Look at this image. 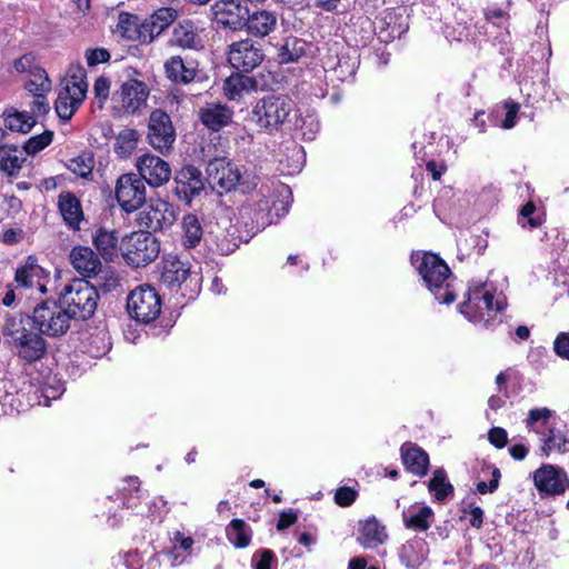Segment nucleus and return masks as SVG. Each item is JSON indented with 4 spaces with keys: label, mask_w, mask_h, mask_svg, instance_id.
I'll use <instances>...</instances> for the list:
<instances>
[{
    "label": "nucleus",
    "mask_w": 569,
    "mask_h": 569,
    "mask_svg": "<svg viewBox=\"0 0 569 569\" xmlns=\"http://www.w3.org/2000/svg\"><path fill=\"white\" fill-rule=\"evenodd\" d=\"M509 453L515 460H523L528 455V448L525 445H513L509 448Z\"/></svg>",
    "instance_id": "obj_62"
},
{
    "label": "nucleus",
    "mask_w": 569,
    "mask_h": 569,
    "mask_svg": "<svg viewBox=\"0 0 569 569\" xmlns=\"http://www.w3.org/2000/svg\"><path fill=\"white\" fill-rule=\"evenodd\" d=\"M426 168L429 172H431L433 180H439L446 169L445 166H438V163L433 160L427 161Z\"/></svg>",
    "instance_id": "obj_63"
},
{
    "label": "nucleus",
    "mask_w": 569,
    "mask_h": 569,
    "mask_svg": "<svg viewBox=\"0 0 569 569\" xmlns=\"http://www.w3.org/2000/svg\"><path fill=\"white\" fill-rule=\"evenodd\" d=\"M21 231H18L16 229H8L2 234V241L7 244H14L20 239Z\"/></svg>",
    "instance_id": "obj_64"
},
{
    "label": "nucleus",
    "mask_w": 569,
    "mask_h": 569,
    "mask_svg": "<svg viewBox=\"0 0 569 569\" xmlns=\"http://www.w3.org/2000/svg\"><path fill=\"white\" fill-rule=\"evenodd\" d=\"M181 229V243L184 248L192 249L201 242L203 230L200 220L196 214H186L182 218Z\"/></svg>",
    "instance_id": "obj_36"
},
{
    "label": "nucleus",
    "mask_w": 569,
    "mask_h": 569,
    "mask_svg": "<svg viewBox=\"0 0 569 569\" xmlns=\"http://www.w3.org/2000/svg\"><path fill=\"white\" fill-rule=\"evenodd\" d=\"M93 92L97 99L104 102L110 93V80L106 77H99L94 82Z\"/></svg>",
    "instance_id": "obj_54"
},
{
    "label": "nucleus",
    "mask_w": 569,
    "mask_h": 569,
    "mask_svg": "<svg viewBox=\"0 0 569 569\" xmlns=\"http://www.w3.org/2000/svg\"><path fill=\"white\" fill-rule=\"evenodd\" d=\"M118 236L114 231L99 229L93 236V244L104 259H112L118 252Z\"/></svg>",
    "instance_id": "obj_38"
},
{
    "label": "nucleus",
    "mask_w": 569,
    "mask_h": 569,
    "mask_svg": "<svg viewBox=\"0 0 569 569\" xmlns=\"http://www.w3.org/2000/svg\"><path fill=\"white\" fill-rule=\"evenodd\" d=\"M292 110V101L287 96L270 94L254 107L256 122L261 129H273L282 124Z\"/></svg>",
    "instance_id": "obj_9"
},
{
    "label": "nucleus",
    "mask_w": 569,
    "mask_h": 569,
    "mask_svg": "<svg viewBox=\"0 0 569 569\" xmlns=\"http://www.w3.org/2000/svg\"><path fill=\"white\" fill-rule=\"evenodd\" d=\"M358 493L353 488L340 487L335 493V501L341 507H348L355 502Z\"/></svg>",
    "instance_id": "obj_49"
},
{
    "label": "nucleus",
    "mask_w": 569,
    "mask_h": 569,
    "mask_svg": "<svg viewBox=\"0 0 569 569\" xmlns=\"http://www.w3.org/2000/svg\"><path fill=\"white\" fill-rule=\"evenodd\" d=\"M488 439L496 448L501 449L507 445V431L500 427H493L488 432Z\"/></svg>",
    "instance_id": "obj_53"
},
{
    "label": "nucleus",
    "mask_w": 569,
    "mask_h": 569,
    "mask_svg": "<svg viewBox=\"0 0 569 569\" xmlns=\"http://www.w3.org/2000/svg\"><path fill=\"white\" fill-rule=\"evenodd\" d=\"M86 59L89 66H97L107 62L110 59V53L103 48L89 49L86 51Z\"/></svg>",
    "instance_id": "obj_52"
},
{
    "label": "nucleus",
    "mask_w": 569,
    "mask_h": 569,
    "mask_svg": "<svg viewBox=\"0 0 569 569\" xmlns=\"http://www.w3.org/2000/svg\"><path fill=\"white\" fill-rule=\"evenodd\" d=\"M277 27V16L267 10H259L250 13L248 10V22L244 26L248 33L264 38L270 34Z\"/></svg>",
    "instance_id": "obj_27"
},
{
    "label": "nucleus",
    "mask_w": 569,
    "mask_h": 569,
    "mask_svg": "<svg viewBox=\"0 0 569 569\" xmlns=\"http://www.w3.org/2000/svg\"><path fill=\"white\" fill-rule=\"evenodd\" d=\"M401 457L406 468L410 472L417 476L427 473L429 457L421 448L415 445H403L401 448Z\"/></svg>",
    "instance_id": "obj_30"
},
{
    "label": "nucleus",
    "mask_w": 569,
    "mask_h": 569,
    "mask_svg": "<svg viewBox=\"0 0 569 569\" xmlns=\"http://www.w3.org/2000/svg\"><path fill=\"white\" fill-rule=\"evenodd\" d=\"M469 522L473 528H480L482 526L483 511L480 507L471 508Z\"/></svg>",
    "instance_id": "obj_61"
},
{
    "label": "nucleus",
    "mask_w": 569,
    "mask_h": 569,
    "mask_svg": "<svg viewBox=\"0 0 569 569\" xmlns=\"http://www.w3.org/2000/svg\"><path fill=\"white\" fill-rule=\"evenodd\" d=\"M177 209L174 206L162 199H151L144 210L139 213V226L150 231H162L170 229L177 221Z\"/></svg>",
    "instance_id": "obj_11"
},
{
    "label": "nucleus",
    "mask_w": 569,
    "mask_h": 569,
    "mask_svg": "<svg viewBox=\"0 0 569 569\" xmlns=\"http://www.w3.org/2000/svg\"><path fill=\"white\" fill-rule=\"evenodd\" d=\"M553 350L560 358L569 360V332H561L557 336Z\"/></svg>",
    "instance_id": "obj_51"
},
{
    "label": "nucleus",
    "mask_w": 569,
    "mask_h": 569,
    "mask_svg": "<svg viewBox=\"0 0 569 569\" xmlns=\"http://www.w3.org/2000/svg\"><path fill=\"white\" fill-rule=\"evenodd\" d=\"M387 537L385 526L375 517L360 521L358 541L363 548H376L382 545Z\"/></svg>",
    "instance_id": "obj_26"
},
{
    "label": "nucleus",
    "mask_w": 569,
    "mask_h": 569,
    "mask_svg": "<svg viewBox=\"0 0 569 569\" xmlns=\"http://www.w3.org/2000/svg\"><path fill=\"white\" fill-rule=\"evenodd\" d=\"M276 556L270 549H262L259 552V559L253 563V569H272V563L276 562Z\"/></svg>",
    "instance_id": "obj_55"
},
{
    "label": "nucleus",
    "mask_w": 569,
    "mask_h": 569,
    "mask_svg": "<svg viewBox=\"0 0 569 569\" xmlns=\"http://www.w3.org/2000/svg\"><path fill=\"white\" fill-rule=\"evenodd\" d=\"M4 202L8 212L12 216L19 213L22 209V201L14 194L6 197Z\"/></svg>",
    "instance_id": "obj_60"
},
{
    "label": "nucleus",
    "mask_w": 569,
    "mask_h": 569,
    "mask_svg": "<svg viewBox=\"0 0 569 569\" xmlns=\"http://www.w3.org/2000/svg\"><path fill=\"white\" fill-rule=\"evenodd\" d=\"M189 279L194 283L199 281L198 274H192L189 263L178 259L168 261L161 274L162 283L170 289L180 287Z\"/></svg>",
    "instance_id": "obj_22"
},
{
    "label": "nucleus",
    "mask_w": 569,
    "mask_h": 569,
    "mask_svg": "<svg viewBox=\"0 0 569 569\" xmlns=\"http://www.w3.org/2000/svg\"><path fill=\"white\" fill-rule=\"evenodd\" d=\"M3 124L11 132L27 133L34 127L36 121L27 113L14 111L3 113Z\"/></svg>",
    "instance_id": "obj_43"
},
{
    "label": "nucleus",
    "mask_w": 569,
    "mask_h": 569,
    "mask_svg": "<svg viewBox=\"0 0 569 569\" xmlns=\"http://www.w3.org/2000/svg\"><path fill=\"white\" fill-rule=\"evenodd\" d=\"M47 146L48 144H1L0 170L8 176H17L27 161L28 156L43 150Z\"/></svg>",
    "instance_id": "obj_16"
},
{
    "label": "nucleus",
    "mask_w": 569,
    "mask_h": 569,
    "mask_svg": "<svg viewBox=\"0 0 569 569\" xmlns=\"http://www.w3.org/2000/svg\"><path fill=\"white\" fill-rule=\"evenodd\" d=\"M67 167L70 171L78 174L79 177L87 178L91 174L94 168V158L89 152L72 158L68 161Z\"/></svg>",
    "instance_id": "obj_46"
},
{
    "label": "nucleus",
    "mask_w": 569,
    "mask_h": 569,
    "mask_svg": "<svg viewBox=\"0 0 569 569\" xmlns=\"http://www.w3.org/2000/svg\"><path fill=\"white\" fill-rule=\"evenodd\" d=\"M148 137L150 139L162 140L163 142H173L176 131L168 113L156 109L150 113L148 123Z\"/></svg>",
    "instance_id": "obj_25"
},
{
    "label": "nucleus",
    "mask_w": 569,
    "mask_h": 569,
    "mask_svg": "<svg viewBox=\"0 0 569 569\" xmlns=\"http://www.w3.org/2000/svg\"><path fill=\"white\" fill-rule=\"evenodd\" d=\"M291 198V189L284 183L279 182L273 189L261 184L241 209V216L250 220L251 229L262 230L288 212Z\"/></svg>",
    "instance_id": "obj_1"
},
{
    "label": "nucleus",
    "mask_w": 569,
    "mask_h": 569,
    "mask_svg": "<svg viewBox=\"0 0 569 569\" xmlns=\"http://www.w3.org/2000/svg\"><path fill=\"white\" fill-rule=\"evenodd\" d=\"M87 91L86 70L80 66L70 69L68 77L62 80L59 90V92L69 98V100H73L79 106L84 100Z\"/></svg>",
    "instance_id": "obj_21"
},
{
    "label": "nucleus",
    "mask_w": 569,
    "mask_h": 569,
    "mask_svg": "<svg viewBox=\"0 0 569 569\" xmlns=\"http://www.w3.org/2000/svg\"><path fill=\"white\" fill-rule=\"evenodd\" d=\"M170 42L182 49H198L201 47L198 28L191 21H183L174 27Z\"/></svg>",
    "instance_id": "obj_31"
},
{
    "label": "nucleus",
    "mask_w": 569,
    "mask_h": 569,
    "mask_svg": "<svg viewBox=\"0 0 569 569\" xmlns=\"http://www.w3.org/2000/svg\"><path fill=\"white\" fill-rule=\"evenodd\" d=\"M160 252L157 238L149 231H138L122 241V256L134 268L146 267L156 260Z\"/></svg>",
    "instance_id": "obj_7"
},
{
    "label": "nucleus",
    "mask_w": 569,
    "mask_h": 569,
    "mask_svg": "<svg viewBox=\"0 0 569 569\" xmlns=\"http://www.w3.org/2000/svg\"><path fill=\"white\" fill-rule=\"evenodd\" d=\"M501 478L500 469L495 467L491 471V480L489 483L485 481H480L477 483V491L481 495L495 492L499 487V481Z\"/></svg>",
    "instance_id": "obj_50"
},
{
    "label": "nucleus",
    "mask_w": 569,
    "mask_h": 569,
    "mask_svg": "<svg viewBox=\"0 0 569 569\" xmlns=\"http://www.w3.org/2000/svg\"><path fill=\"white\" fill-rule=\"evenodd\" d=\"M164 70L167 77L177 83H189L197 74L196 68L186 64L179 56H173L167 60L164 63Z\"/></svg>",
    "instance_id": "obj_35"
},
{
    "label": "nucleus",
    "mask_w": 569,
    "mask_h": 569,
    "mask_svg": "<svg viewBox=\"0 0 569 569\" xmlns=\"http://www.w3.org/2000/svg\"><path fill=\"white\" fill-rule=\"evenodd\" d=\"M231 110L221 104H212L200 111L202 123L212 131H218L227 126L231 121Z\"/></svg>",
    "instance_id": "obj_34"
},
{
    "label": "nucleus",
    "mask_w": 569,
    "mask_h": 569,
    "mask_svg": "<svg viewBox=\"0 0 569 569\" xmlns=\"http://www.w3.org/2000/svg\"><path fill=\"white\" fill-rule=\"evenodd\" d=\"M298 519V516L296 512L289 510V511H282L279 516V520L277 523V529L279 531L284 530L292 526Z\"/></svg>",
    "instance_id": "obj_57"
},
{
    "label": "nucleus",
    "mask_w": 569,
    "mask_h": 569,
    "mask_svg": "<svg viewBox=\"0 0 569 569\" xmlns=\"http://www.w3.org/2000/svg\"><path fill=\"white\" fill-rule=\"evenodd\" d=\"M226 536L236 548L243 549L250 545L252 531L244 520L232 519L226 528Z\"/></svg>",
    "instance_id": "obj_37"
},
{
    "label": "nucleus",
    "mask_w": 569,
    "mask_h": 569,
    "mask_svg": "<svg viewBox=\"0 0 569 569\" xmlns=\"http://www.w3.org/2000/svg\"><path fill=\"white\" fill-rule=\"evenodd\" d=\"M30 325L28 315H17L7 317L2 329L3 336L10 339L13 353L27 363L39 361L47 352V341Z\"/></svg>",
    "instance_id": "obj_2"
},
{
    "label": "nucleus",
    "mask_w": 569,
    "mask_h": 569,
    "mask_svg": "<svg viewBox=\"0 0 569 569\" xmlns=\"http://www.w3.org/2000/svg\"><path fill=\"white\" fill-rule=\"evenodd\" d=\"M264 54L261 46L251 39H243L229 46L228 61L242 72H249L263 61Z\"/></svg>",
    "instance_id": "obj_14"
},
{
    "label": "nucleus",
    "mask_w": 569,
    "mask_h": 569,
    "mask_svg": "<svg viewBox=\"0 0 569 569\" xmlns=\"http://www.w3.org/2000/svg\"><path fill=\"white\" fill-rule=\"evenodd\" d=\"M505 308V303L500 300H497L493 303L492 293H482L481 300L476 301V305L471 306L469 310H472L475 315H478V323L485 322V325L489 321L490 312L500 311Z\"/></svg>",
    "instance_id": "obj_42"
},
{
    "label": "nucleus",
    "mask_w": 569,
    "mask_h": 569,
    "mask_svg": "<svg viewBox=\"0 0 569 569\" xmlns=\"http://www.w3.org/2000/svg\"><path fill=\"white\" fill-rule=\"evenodd\" d=\"M249 8L241 0H219L211 6L214 21L224 29L239 31L248 22Z\"/></svg>",
    "instance_id": "obj_13"
},
{
    "label": "nucleus",
    "mask_w": 569,
    "mask_h": 569,
    "mask_svg": "<svg viewBox=\"0 0 569 569\" xmlns=\"http://www.w3.org/2000/svg\"><path fill=\"white\" fill-rule=\"evenodd\" d=\"M306 162V152L301 144H287L279 159V170L283 174H295L301 171Z\"/></svg>",
    "instance_id": "obj_33"
},
{
    "label": "nucleus",
    "mask_w": 569,
    "mask_h": 569,
    "mask_svg": "<svg viewBox=\"0 0 569 569\" xmlns=\"http://www.w3.org/2000/svg\"><path fill=\"white\" fill-rule=\"evenodd\" d=\"M307 42L297 37H288L279 49L280 63L298 61L306 54Z\"/></svg>",
    "instance_id": "obj_39"
},
{
    "label": "nucleus",
    "mask_w": 569,
    "mask_h": 569,
    "mask_svg": "<svg viewBox=\"0 0 569 569\" xmlns=\"http://www.w3.org/2000/svg\"><path fill=\"white\" fill-rule=\"evenodd\" d=\"M553 411L549 408H533L529 411L525 425L529 430H532L541 436V451L546 457L551 452H566L568 449L566 445L568 439L566 433L550 423V418Z\"/></svg>",
    "instance_id": "obj_5"
},
{
    "label": "nucleus",
    "mask_w": 569,
    "mask_h": 569,
    "mask_svg": "<svg viewBox=\"0 0 569 569\" xmlns=\"http://www.w3.org/2000/svg\"><path fill=\"white\" fill-rule=\"evenodd\" d=\"M482 293H490V291L486 289L485 284L470 288L467 295V299L459 305L460 312L475 323H478V315H475V312L469 310V308L476 305V301L481 300Z\"/></svg>",
    "instance_id": "obj_45"
},
{
    "label": "nucleus",
    "mask_w": 569,
    "mask_h": 569,
    "mask_svg": "<svg viewBox=\"0 0 569 569\" xmlns=\"http://www.w3.org/2000/svg\"><path fill=\"white\" fill-rule=\"evenodd\" d=\"M48 276V272L38 264V259L33 256H29L24 263L19 266L16 270V288L30 289L37 286L41 293H46L47 286L43 279Z\"/></svg>",
    "instance_id": "obj_19"
},
{
    "label": "nucleus",
    "mask_w": 569,
    "mask_h": 569,
    "mask_svg": "<svg viewBox=\"0 0 569 569\" xmlns=\"http://www.w3.org/2000/svg\"><path fill=\"white\" fill-rule=\"evenodd\" d=\"M506 108H507V113H506V118L502 122V127L505 129H510L516 123V117H517V113L519 110V104L518 103H507Z\"/></svg>",
    "instance_id": "obj_59"
},
{
    "label": "nucleus",
    "mask_w": 569,
    "mask_h": 569,
    "mask_svg": "<svg viewBox=\"0 0 569 569\" xmlns=\"http://www.w3.org/2000/svg\"><path fill=\"white\" fill-rule=\"evenodd\" d=\"M71 316L59 301L46 300L37 305L29 322L43 336L60 337L70 328Z\"/></svg>",
    "instance_id": "obj_6"
},
{
    "label": "nucleus",
    "mask_w": 569,
    "mask_h": 569,
    "mask_svg": "<svg viewBox=\"0 0 569 569\" xmlns=\"http://www.w3.org/2000/svg\"><path fill=\"white\" fill-rule=\"evenodd\" d=\"M535 211H536V206L533 202H527L525 206H522V208L520 210V216L522 218L528 219V223L531 228H537L541 224L540 219L532 217Z\"/></svg>",
    "instance_id": "obj_56"
},
{
    "label": "nucleus",
    "mask_w": 569,
    "mask_h": 569,
    "mask_svg": "<svg viewBox=\"0 0 569 569\" xmlns=\"http://www.w3.org/2000/svg\"><path fill=\"white\" fill-rule=\"evenodd\" d=\"M433 519V511L430 507L411 506L402 511V520L408 529L427 531Z\"/></svg>",
    "instance_id": "obj_29"
},
{
    "label": "nucleus",
    "mask_w": 569,
    "mask_h": 569,
    "mask_svg": "<svg viewBox=\"0 0 569 569\" xmlns=\"http://www.w3.org/2000/svg\"><path fill=\"white\" fill-rule=\"evenodd\" d=\"M161 299L150 286H139L132 290L127 299L129 315L137 321L149 323L156 320L161 312Z\"/></svg>",
    "instance_id": "obj_8"
},
{
    "label": "nucleus",
    "mask_w": 569,
    "mask_h": 569,
    "mask_svg": "<svg viewBox=\"0 0 569 569\" xmlns=\"http://www.w3.org/2000/svg\"><path fill=\"white\" fill-rule=\"evenodd\" d=\"M259 87L254 77L243 73H232L224 80L223 90L229 99L241 97L244 92L257 91Z\"/></svg>",
    "instance_id": "obj_32"
},
{
    "label": "nucleus",
    "mask_w": 569,
    "mask_h": 569,
    "mask_svg": "<svg viewBox=\"0 0 569 569\" xmlns=\"http://www.w3.org/2000/svg\"><path fill=\"white\" fill-rule=\"evenodd\" d=\"M116 199L126 212L140 209L147 199V189L143 180L136 173L121 174L116 183Z\"/></svg>",
    "instance_id": "obj_10"
},
{
    "label": "nucleus",
    "mask_w": 569,
    "mask_h": 569,
    "mask_svg": "<svg viewBox=\"0 0 569 569\" xmlns=\"http://www.w3.org/2000/svg\"><path fill=\"white\" fill-rule=\"evenodd\" d=\"M428 545L422 538H413L402 545L399 558L407 568H418L426 560Z\"/></svg>",
    "instance_id": "obj_28"
},
{
    "label": "nucleus",
    "mask_w": 569,
    "mask_h": 569,
    "mask_svg": "<svg viewBox=\"0 0 569 569\" xmlns=\"http://www.w3.org/2000/svg\"><path fill=\"white\" fill-rule=\"evenodd\" d=\"M30 78L26 83V89L34 97L47 94L51 90V81L44 71L39 66L30 69Z\"/></svg>",
    "instance_id": "obj_40"
},
{
    "label": "nucleus",
    "mask_w": 569,
    "mask_h": 569,
    "mask_svg": "<svg viewBox=\"0 0 569 569\" xmlns=\"http://www.w3.org/2000/svg\"><path fill=\"white\" fill-rule=\"evenodd\" d=\"M208 181L212 188H219L226 192L233 190L241 179L238 166L226 158H213L207 164Z\"/></svg>",
    "instance_id": "obj_15"
},
{
    "label": "nucleus",
    "mask_w": 569,
    "mask_h": 569,
    "mask_svg": "<svg viewBox=\"0 0 569 569\" xmlns=\"http://www.w3.org/2000/svg\"><path fill=\"white\" fill-rule=\"evenodd\" d=\"M429 490L438 501L446 500L453 492V487L447 481V475L443 469L433 471L432 478L429 481Z\"/></svg>",
    "instance_id": "obj_44"
},
{
    "label": "nucleus",
    "mask_w": 569,
    "mask_h": 569,
    "mask_svg": "<svg viewBox=\"0 0 569 569\" xmlns=\"http://www.w3.org/2000/svg\"><path fill=\"white\" fill-rule=\"evenodd\" d=\"M101 136L106 140L116 139L118 142H136L138 140V133L133 129L123 128L116 132L112 126L108 122L100 124Z\"/></svg>",
    "instance_id": "obj_47"
},
{
    "label": "nucleus",
    "mask_w": 569,
    "mask_h": 569,
    "mask_svg": "<svg viewBox=\"0 0 569 569\" xmlns=\"http://www.w3.org/2000/svg\"><path fill=\"white\" fill-rule=\"evenodd\" d=\"M203 187L200 170L193 166H187L182 168L177 177L176 193L180 199L190 202L200 194Z\"/></svg>",
    "instance_id": "obj_20"
},
{
    "label": "nucleus",
    "mask_w": 569,
    "mask_h": 569,
    "mask_svg": "<svg viewBox=\"0 0 569 569\" xmlns=\"http://www.w3.org/2000/svg\"><path fill=\"white\" fill-rule=\"evenodd\" d=\"M411 263L437 300L446 305L455 301L456 297L449 284L451 270L439 256L430 252L412 254Z\"/></svg>",
    "instance_id": "obj_3"
},
{
    "label": "nucleus",
    "mask_w": 569,
    "mask_h": 569,
    "mask_svg": "<svg viewBox=\"0 0 569 569\" xmlns=\"http://www.w3.org/2000/svg\"><path fill=\"white\" fill-rule=\"evenodd\" d=\"M139 177L151 187H161L170 180L171 168L158 156L143 154L136 163Z\"/></svg>",
    "instance_id": "obj_17"
},
{
    "label": "nucleus",
    "mask_w": 569,
    "mask_h": 569,
    "mask_svg": "<svg viewBox=\"0 0 569 569\" xmlns=\"http://www.w3.org/2000/svg\"><path fill=\"white\" fill-rule=\"evenodd\" d=\"M59 300L74 320L91 318L97 309L99 293L89 281L73 279L63 287Z\"/></svg>",
    "instance_id": "obj_4"
},
{
    "label": "nucleus",
    "mask_w": 569,
    "mask_h": 569,
    "mask_svg": "<svg viewBox=\"0 0 569 569\" xmlns=\"http://www.w3.org/2000/svg\"><path fill=\"white\" fill-rule=\"evenodd\" d=\"M177 19V11L172 8H161L157 10L151 17L148 24L151 40L158 37L164 29H167Z\"/></svg>",
    "instance_id": "obj_41"
},
{
    "label": "nucleus",
    "mask_w": 569,
    "mask_h": 569,
    "mask_svg": "<svg viewBox=\"0 0 569 569\" xmlns=\"http://www.w3.org/2000/svg\"><path fill=\"white\" fill-rule=\"evenodd\" d=\"M533 482L540 492L560 495L569 487L567 473L552 465H543L533 472Z\"/></svg>",
    "instance_id": "obj_18"
},
{
    "label": "nucleus",
    "mask_w": 569,
    "mask_h": 569,
    "mask_svg": "<svg viewBox=\"0 0 569 569\" xmlns=\"http://www.w3.org/2000/svg\"><path fill=\"white\" fill-rule=\"evenodd\" d=\"M78 107L79 104L73 100H69V98L61 92L58 93V98L56 100V112L60 119L69 120Z\"/></svg>",
    "instance_id": "obj_48"
},
{
    "label": "nucleus",
    "mask_w": 569,
    "mask_h": 569,
    "mask_svg": "<svg viewBox=\"0 0 569 569\" xmlns=\"http://www.w3.org/2000/svg\"><path fill=\"white\" fill-rule=\"evenodd\" d=\"M33 61H34V58L33 56L31 54H24L22 57H20L19 59H17L14 62H13V68L16 69V71L18 72H29L30 73V69H32L33 67H36L33 64Z\"/></svg>",
    "instance_id": "obj_58"
},
{
    "label": "nucleus",
    "mask_w": 569,
    "mask_h": 569,
    "mask_svg": "<svg viewBox=\"0 0 569 569\" xmlns=\"http://www.w3.org/2000/svg\"><path fill=\"white\" fill-rule=\"evenodd\" d=\"M69 258L72 267L84 277L96 276L101 268V262L98 256L89 247H74L71 250Z\"/></svg>",
    "instance_id": "obj_23"
},
{
    "label": "nucleus",
    "mask_w": 569,
    "mask_h": 569,
    "mask_svg": "<svg viewBox=\"0 0 569 569\" xmlns=\"http://www.w3.org/2000/svg\"><path fill=\"white\" fill-rule=\"evenodd\" d=\"M58 207L66 224L72 230H80V222L83 220L80 200L71 192H61Z\"/></svg>",
    "instance_id": "obj_24"
},
{
    "label": "nucleus",
    "mask_w": 569,
    "mask_h": 569,
    "mask_svg": "<svg viewBox=\"0 0 569 569\" xmlns=\"http://www.w3.org/2000/svg\"><path fill=\"white\" fill-rule=\"evenodd\" d=\"M149 96L147 86L136 79L123 82L112 96L114 108L126 114H133L146 106Z\"/></svg>",
    "instance_id": "obj_12"
}]
</instances>
